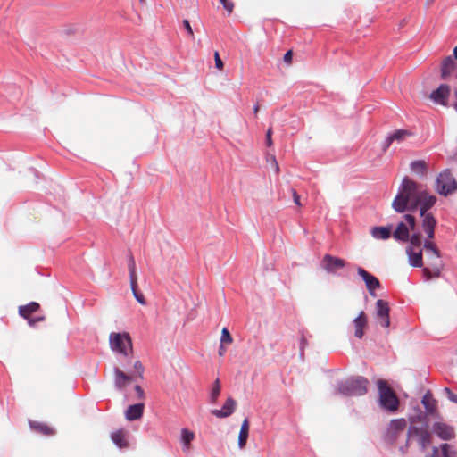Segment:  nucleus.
Instances as JSON below:
<instances>
[{
    "instance_id": "5",
    "label": "nucleus",
    "mask_w": 457,
    "mask_h": 457,
    "mask_svg": "<svg viewBox=\"0 0 457 457\" xmlns=\"http://www.w3.org/2000/svg\"><path fill=\"white\" fill-rule=\"evenodd\" d=\"M457 189V182L449 170L441 172L436 179V191L445 196Z\"/></svg>"
},
{
    "instance_id": "55",
    "label": "nucleus",
    "mask_w": 457,
    "mask_h": 457,
    "mask_svg": "<svg viewBox=\"0 0 457 457\" xmlns=\"http://www.w3.org/2000/svg\"><path fill=\"white\" fill-rule=\"evenodd\" d=\"M434 2H435V0H426L427 4H428V5H430Z\"/></svg>"
},
{
    "instance_id": "12",
    "label": "nucleus",
    "mask_w": 457,
    "mask_h": 457,
    "mask_svg": "<svg viewBox=\"0 0 457 457\" xmlns=\"http://www.w3.org/2000/svg\"><path fill=\"white\" fill-rule=\"evenodd\" d=\"M434 433L443 440H450L454 437L453 428L443 422H436L433 425Z\"/></svg>"
},
{
    "instance_id": "42",
    "label": "nucleus",
    "mask_w": 457,
    "mask_h": 457,
    "mask_svg": "<svg viewBox=\"0 0 457 457\" xmlns=\"http://www.w3.org/2000/svg\"><path fill=\"white\" fill-rule=\"evenodd\" d=\"M134 390H135L138 399H141V400L145 399V392L139 385H137L134 387Z\"/></svg>"
},
{
    "instance_id": "32",
    "label": "nucleus",
    "mask_w": 457,
    "mask_h": 457,
    "mask_svg": "<svg viewBox=\"0 0 457 457\" xmlns=\"http://www.w3.org/2000/svg\"><path fill=\"white\" fill-rule=\"evenodd\" d=\"M406 427V421L403 419L394 420L391 421L390 429L395 432L403 431Z\"/></svg>"
},
{
    "instance_id": "15",
    "label": "nucleus",
    "mask_w": 457,
    "mask_h": 457,
    "mask_svg": "<svg viewBox=\"0 0 457 457\" xmlns=\"http://www.w3.org/2000/svg\"><path fill=\"white\" fill-rule=\"evenodd\" d=\"M422 220V228L426 232L428 237L429 239L434 238L435 228L436 225V220L431 213H424V216H421Z\"/></svg>"
},
{
    "instance_id": "11",
    "label": "nucleus",
    "mask_w": 457,
    "mask_h": 457,
    "mask_svg": "<svg viewBox=\"0 0 457 457\" xmlns=\"http://www.w3.org/2000/svg\"><path fill=\"white\" fill-rule=\"evenodd\" d=\"M354 327V337L361 339L364 336V330L368 327V317L366 313L361 311L353 321Z\"/></svg>"
},
{
    "instance_id": "38",
    "label": "nucleus",
    "mask_w": 457,
    "mask_h": 457,
    "mask_svg": "<svg viewBox=\"0 0 457 457\" xmlns=\"http://www.w3.org/2000/svg\"><path fill=\"white\" fill-rule=\"evenodd\" d=\"M134 369L136 370L137 375L134 376L136 378H139L140 379H143V374H144V367L140 361H137L134 363Z\"/></svg>"
},
{
    "instance_id": "4",
    "label": "nucleus",
    "mask_w": 457,
    "mask_h": 457,
    "mask_svg": "<svg viewBox=\"0 0 457 457\" xmlns=\"http://www.w3.org/2000/svg\"><path fill=\"white\" fill-rule=\"evenodd\" d=\"M110 345L112 350L119 352L121 354L128 355L132 352V341L129 333H111Z\"/></svg>"
},
{
    "instance_id": "37",
    "label": "nucleus",
    "mask_w": 457,
    "mask_h": 457,
    "mask_svg": "<svg viewBox=\"0 0 457 457\" xmlns=\"http://www.w3.org/2000/svg\"><path fill=\"white\" fill-rule=\"evenodd\" d=\"M410 245L412 248L418 247L421 245V235L420 233L413 234L411 237L409 236Z\"/></svg>"
},
{
    "instance_id": "46",
    "label": "nucleus",
    "mask_w": 457,
    "mask_h": 457,
    "mask_svg": "<svg viewBox=\"0 0 457 457\" xmlns=\"http://www.w3.org/2000/svg\"><path fill=\"white\" fill-rule=\"evenodd\" d=\"M292 58H293V51L292 50H288L285 54H284V62L290 64L292 62Z\"/></svg>"
},
{
    "instance_id": "47",
    "label": "nucleus",
    "mask_w": 457,
    "mask_h": 457,
    "mask_svg": "<svg viewBox=\"0 0 457 457\" xmlns=\"http://www.w3.org/2000/svg\"><path fill=\"white\" fill-rule=\"evenodd\" d=\"M291 193H292V196H293V200L295 202V204L298 206H301V202H300V195L297 194V192L295 190V189H291Z\"/></svg>"
},
{
    "instance_id": "49",
    "label": "nucleus",
    "mask_w": 457,
    "mask_h": 457,
    "mask_svg": "<svg viewBox=\"0 0 457 457\" xmlns=\"http://www.w3.org/2000/svg\"><path fill=\"white\" fill-rule=\"evenodd\" d=\"M44 320V317H38V318H36V319H29V324L30 326H33L35 325L37 322L38 321H42Z\"/></svg>"
},
{
    "instance_id": "18",
    "label": "nucleus",
    "mask_w": 457,
    "mask_h": 457,
    "mask_svg": "<svg viewBox=\"0 0 457 457\" xmlns=\"http://www.w3.org/2000/svg\"><path fill=\"white\" fill-rule=\"evenodd\" d=\"M457 68V64L452 58V56H447L442 61L441 64V77L442 79H446L451 75L453 71H454Z\"/></svg>"
},
{
    "instance_id": "9",
    "label": "nucleus",
    "mask_w": 457,
    "mask_h": 457,
    "mask_svg": "<svg viewBox=\"0 0 457 457\" xmlns=\"http://www.w3.org/2000/svg\"><path fill=\"white\" fill-rule=\"evenodd\" d=\"M451 88L448 85L442 84L438 88L430 93L429 98L437 104L447 106Z\"/></svg>"
},
{
    "instance_id": "25",
    "label": "nucleus",
    "mask_w": 457,
    "mask_h": 457,
    "mask_svg": "<svg viewBox=\"0 0 457 457\" xmlns=\"http://www.w3.org/2000/svg\"><path fill=\"white\" fill-rule=\"evenodd\" d=\"M371 235L376 239H388L391 236V229L386 227H374Z\"/></svg>"
},
{
    "instance_id": "3",
    "label": "nucleus",
    "mask_w": 457,
    "mask_h": 457,
    "mask_svg": "<svg viewBox=\"0 0 457 457\" xmlns=\"http://www.w3.org/2000/svg\"><path fill=\"white\" fill-rule=\"evenodd\" d=\"M377 385L381 407L391 412L397 411L399 400L394 390L387 385L386 381L383 379H378Z\"/></svg>"
},
{
    "instance_id": "59",
    "label": "nucleus",
    "mask_w": 457,
    "mask_h": 457,
    "mask_svg": "<svg viewBox=\"0 0 457 457\" xmlns=\"http://www.w3.org/2000/svg\"><path fill=\"white\" fill-rule=\"evenodd\" d=\"M140 2H144V0H140Z\"/></svg>"
},
{
    "instance_id": "29",
    "label": "nucleus",
    "mask_w": 457,
    "mask_h": 457,
    "mask_svg": "<svg viewBox=\"0 0 457 457\" xmlns=\"http://www.w3.org/2000/svg\"><path fill=\"white\" fill-rule=\"evenodd\" d=\"M220 390H221L220 381L219 378H217L214 381V383L212 385V388L210 393V401L212 403H215L217 402V399L220 394Z\"/></svg>"
},
{
    "instance_id": "17",
    "label": "nucleus",
    "mask_w": 457,
    "mask_h": 457,
    "mask_svg": "<svg viewBox=\"0 0 457 457\" xmlns=\"http://www.w3.org/2000/svg\"><path fill=\"white\" fill-rule=\"evenodd\" d=\"M436 203V197L434 195H429L425 190L421 191V197L420 203V216H424V213H428L427 211L430 209Z\"/></svg>"
},
{
    "instance_id": "40",
    "label": "nucleus",
    "mask_w": 457,
    "mask_h": 457,
    "mask_svg": "<svg viewBox=\"0 0 457 457\" xmlns=\"http://www.w3.org/2000/svg\"><path fill=\"white\" fill-rule=\"evenodd\" d=\"M404 219L406 220V221L408 222L409 226H410V229L411 230H414L415 228V226H416V220H415V217L411 214H406L404 216Z\"/></svg>"
},
{
    "instance_id": "58",
    "label": "nucleus",
    "mask_w": 457,
    "mask_h": 457,
    "mask_svg": "<svg viewBox=\"0 0 457 457\" xmlns=\"http://www.w3.org/2000/svg\"><path fill=\"white\" fill-rule=\"evenodd\" d=\"M273 157H275V156L274 155L270 156V162H271L272 164H273Z\"/></svg>"
},
{
    "instance_id": "44",
    "label": "nucleus",
    "mask_w": 457,
    "mask_h": 457,
    "mask_svg": "<svg viewBox=\"0 0 457 457\" xmlns=\"http://www.w3.org/2000/svg\"><path fill=\"white\" fill-rule=\"evenodd\" d=\"M271 137H272V129L269 128L266 132V145L269 147H270L273 144Z\"/></svg>"
},
{
    "instance_id": "2",
    "label": "nucleus",
    "mask_w": 457,
    "mask_h": 457,
    "mask_svg": "<svg viewBox=\"0 0 457 457\" xmlns=\"http://www.w3.org/2000/svg\"><path fill=\"white\" fill-rule=\"evenodd\" d=\"M369 381L362 378H351L341 382L337 386V393L346 396H360L368 392Z\"/></svg>"
},
{
    "instance_id": "51",
    "label": "nucleus",
    "mask_w": 457,
    "mask_h": 457,
    "mask_svg": "<svg viewBox=\"0 0 457 457\" xmlns=\"http://www.w3.org/2000/svg\"><path fill=\"white\" fill-rule=\"evenodd\" d=\"M439 272H440V264L435 263V267H434V270H433L434 276H438Z\"/></svg>"
},
{
    "instance_id": "39",
    "label": "nucleus",
    "mask_w": 457,
    "mask_h": 457,
    "mask_svg": "<svg viewBox=\"0 0 457 457\" xmlns=\"http://www.w3.org/2000/svg\"><path fill=\"white\" fill-rule=\"evenodd\" d=\"M220 2L221 3L224 9L228 12V14H230L233 12V9H234L233 2H231L229 0H220Z\"/></svg>"
},
{
    "instance_id": "10",
    "label": "nucleus",
    "mask_w": 457,
    "mask_h": 457,
    "mask_svg": "<svg viewBox=\"0 0 457 457\" xmlns=\"http://www.w3.org/2000/svg\"><path fill=\"white\" fill-rule=\"evenodd\" d=\"M357 273L365 282L367 290L369 291L370 295L375 296L374 291L380 287L379 280L375 276L369 273L361 267H359L357 269Z\"/></svg>"
},
{
    "instance_id": "34",
    "label": "nucleus",
    "mask_w": 457,
    "mask_h": 457,
    "mask_svg": "<svg viewBox=\"0 0 457 457\" xmlns=\"http://www.w3.org/2000/svg\"><path fill=\"white\" fill-rule=\"evenodd\" d=\"M130 287H131V290H132V293L136 298V300L142 305H145L146 304V302H145V296L144 295L139 292L137 290V281H136V284L135 286H133V284H130Z\"/></svg>"
},
{
    "instance_id": "24",
    "label": "nucleus",
    "mask_w": 457,
    "mask_h": 457,
    "mask_svg": "<svg viewBox=\"0 0 457 457\" xmlns=\"http://www.w3.org/2000/svg\"><path fill=\"white\" fill-rule=\"evenodd\" d=\"M29 424L32 429L45 436H52L54 434V430L45 423L30 421Z\"/></svg>"
},
{
    "instance_id": "26",
    "label": "nucleus",
    "mask_w": 457,
    "mask_h": 457,
    "mask_svg": "<svg viewBox=\"0 0 457 457\" xmlns=\"http://www.w3.org/2000/svg\"><path fill=\"white\" fill-rule=\"evenodd\" d=\"M421 403L428 413L432 414L436 411V401L433 398V396L430 393H427L423 396Z\"/></svg>"
},
{
    "instance_id": "43",
    "label": "nucleus",
    "mask_w": 457,
    "mask_h": 457,
    "mask_svg": "<svg viewBox=\"0 0 457 457\" xmlns=\"http://www.w3.org/2000/svg\"><path fill=\"white\" fill-rule=\"evenodd\" d=\"M445 392L451 402L457 403V395L453 394L448 387L445 388Z\"/></svg>"
},
{
    "instance_id": "1",
    "label": "nucleus",
    "mask_w": 457,
    "mask_h": 457,
    "mask_svg": "<svg viewBox=\"0 0 457 457\" xmlns=\"http://www.w3.org/2000/svg\"><path fill=\"white\" fill-rule=\"evenodd\" d=\"M422 187L412 179L405 177L399 191L393 200L392 207L396 212L414 211L420 203Z\"/></svg>"
},
{
    "instance_id": "54",
    "label": "nucleus",
    "mask_w": 457,
    "mask_h": 457,
    "mask_svg": "<svg viewBox=\"0 0 457 457\" xmlns=\"http://www.w3.org/2000/svg\"><path fill=\"white\" fill-rule=\"evenodd\" d=\"M453 54H454L455 59L457 60V46L453 49Z\"/></svg>"
},
{
    "instance_id": "28",
    "label": "nucleus",
    "mask_w": 457,
    "mask_h": 457,
    "mask_svg": "<svg viewBox=\"0 0 457 457\" xmlns=\"http://www.w3.org/2000/svg\"><path fill=\"white\" fill-rule=\"evenodd\" d=\"M411 169L414 173L425 175L428 170L427 163L422 161H414L411 163Z\"/></svg>"
},
{
    "instance_id": "20",
    "label": "nucleus",
    "mask_w": 457,
    "mask_h": 457,
    "mask_svg": "<svg viewBox=\"0 0 457 457\" xmlns=\"http://www.w3.org/2000/svg\"><path fill=\"white\" fill-rule=\"evenodd\" d=\"M410 235V228L403 222H400L395 232L393 233L394 238L403 242H408Z\"/></svg>"
},
{
    "instance_id": "14",
    "label": "nucleus",
    "mask_w": 457,
    "mask_h": 457,
    "mask_svg": "<svg viewBox=\"0 0 457 457\" xmlns=\"http://www.w3.org/2000/svg\"><path fill=\"white\" fill-rule=\"evenodd\" d=\"M114 384L116 388L119 390L124 389L129 384L131 383L132 380H135V377L126 374L119 368L114 369Z\"/></svg>"
},
{
    "instance_id": "8",
    "label": "nucleus",
    "mask_w": 457,
    "mask_h": 457,
    "mask_svg": "<svg viewBox=\"0 0 457 457\" xmlns=\"http://www.w3.org/2000/svg\"><path fill=\"white\" fill-rule=\"evenodd\" d=\"M346 265L344 259L325 254L321 261V267L328 273H335L337 270L343 269Z\"/></svg>"
},
{
    "instance_id": "35",
    "label": "nucleus",
    "mask_w": 457,
    "mask_h": 457,
    "mask_svg": "<svg viewBox=\"0 0 457 457\" xmlns=\"http://www.w3.org/2000/svg\"><path fill=\"white\" fill-rule=\"evenodd\" d=\"M181 435H182V441L185 444V445L187 446V448L188 449L191 441L195 437V435L193 432H191L186 428L182 429Z\"/></svg>"
},
{
    "instance_id": "36",
    "label": "nucleus",
    "mask_w": 457,
    "mask_h": 457,
    "mask_svg": "<svg viewBox=\"0 0 457 457\" xmlns=\"http://www.w3.org/2000/svg\"><path fill=\"white\" fill-rule=\"evenodd\" d=\"M220 343L222 345H231L233 343V338L227 328H223L221 330Z\"/></svg>"
},
{
    "instance_id": "22",
    "label": "nucleus",
    "mask_w": 457,
    "mask_h": 457,
    "mask_svg": "<svg viewBox=\"0 0 457 457\" xmlns=\"http://www.w3.org/2000/svg\"><path fill=\"white\" fill-rule=\"evenodd\" d=\"M406 252L409 256L411 265L414 267L422 266V252L420 249L418 252H415L414 248L408 246Z\"/></svg>"
},
{
    "instance_id": "30",
    "label": "nucleus",
    "mask_w": 457,
    "mask_h": 457,
    "mask_svg": "<svg viewBox=\"0 0 457 457\" xmlns=\"http://www.w3.org/2000/svg\"><path fill=\"white\" fill-rule=\"evenodd\" d=\"M129 272L130 284L135 286L136 281H137V276L136 272V262L132 255H130L129 259Z\"/></svg>"
},
{
    "instance_id": "13",
    "label": "nucleus",
    "mask_w": 457,
    "mask_h": 457,
    "mask_svg": "<svg viewBox=\"0 0 457 457\" xmlns=\"http://www.w3.org/2000/svg\"><path fill=\"white\" fill-rule=\"evenodd\" d=\"M237 402L232 397H228L220 410H212V413L220 419L230 416L236 410Z\"/></svg>"
},
{
    "instance_id": "6",
    "label": "nucleus",
    "mask_w": 457,
    "mask_h": 457,
    "mask_svg": "<svg viewBox=\"0 0 457 457\" xmlns=\"http://www.w3.org/2000/svg\"><path fill=\"white\" fill-rule=\"evenodd\" d=\"M407 436L408 440L411 438L417 439L421 451H425L431 444V434L426 428L411 426L408 429Z\"/></svg>"
},
{
    "instance_id": "56",
    "label": "nucleus",
    "mask_w": 457,
    "mask_h": 457,
    "mask_svg": "<svg viewBox=\"0 0 457 457\" xmlns=\"http://www.w3.org/2000/svg\"><path fill=\"white\" fill-rule=\"evenodd\" d=\"M423 271H424L426 274H428V273H429V270H428V268H425V269L423 270Z\"/></svg>"
},
{
    "instance_id": "50",
    "label": "nucleus",
    "mask_w": 457,
    "mask_h": 457,
    "mask_svg": "<svg viewBox=\"0 0 457 457\" xmlns=\"http://www.w3.org/2000/svg\"><path fill=\"white\" fill-rule=\"evenodd\" d=\"M273 170L278 174L279 172V166L275 157H273Z\"/></svg>"
},
{
    "instance_id": "27",
    "label": "nucleus",
    "mask_w": 457,
    "mask_h": 457,
    "mask_svg": "<svg viewBox=\"0 0 457 457\" xmlns=\"http://www.w3.org/2000/svg\"><path fill=\"white\" fill-rule=\"evenodd\" d=\"M111 438L113 441V443L120 448L126 447L128 445V443L125 438V431L122 429H119L112 432L111 435Z\"/></svg>"
},
{
    "instance_id": "45",
    "label": "nucleus",
    "mask_w": 457,
    "mask_h": 457,
    "mask_svg": "<svg viewBox=\"0 0 457 457\" xmlns=\"http://www.w3.org/2000/svg\"><path fill=\"white\" fill-rule=\"evenodd\" d=\"M183 25H184L185 29H187L188 35L193 38L194 37V32H193V29L191 28V25H190L189 21L187 20H184L183 21Z\"/></svg>"
},
{
    "instance_id": "53",
    "label": "nucleus",
    "mask_w": 457,
    "mask_h": 457,
    "mask_svg": "<svg viewBox=\"0 0 457 457\" xmlns=\"http://www.w3.org/2000/svg\"><path fill=\"white\" fill-rule=\"evenodd\" d=\"M253 112H254V113H255V114H257V113H258V112H259V105H258V104H256V105L253 107Z\"/></svg>"
},
{
    "instance_id": "7",
    "label": "nucleus",
    "mask_w": 457,
    "mask_h": 457,
    "mask_svg": "<svg viewBox=\"0 0 457 457\" xmlns=\"http://www.w3.org/2000/svg\"><path fill=\"white\" fill-rule=\"evenodd\" d=\"M389 312L390 308L386 301L379 299L376 302V319L380 326L386 328L390 326Z\"/></svg>"
},
{
    "instance_id": "16",
    "label": "nucleus",
    "mask_w": 457,
    "mask_h": 457,
    "mask_svg": "<svg viewBox=\"0 0 457 457\" xmlns=\"http://www.w3.org/2000/svg\"><path fill=\"white\" fill-rule=\"evenodd\" d=\"M144 409L143 403L129 405L125 411V417L129 421L139 420L143 416Z\"/></svg>"
},
{
    "instance_id": "57",
    "label": "nucleus",
    "mask_w": 457,
    "mask_h": 457,
    "mask_svg": "<svg viewBox=\"0 0 457 457\" xmlns=\"http://www.w3.org/2000/svg\"><path fill=\"white\" fill-rule=\"evenodd\" d=\"M306 344V339L305 338H302V345H305Z\"/></svg>"
},
{
    "instance_id": "21",
    "label": "nucleus",
    "mask_w": 457,
    "mask_h": 457,
    "mask_svg": "<svg viewBox=\"0 0 457 457\" xmlns=\"http://www.w3.org/2000/svg\"><path fill=\"white\" fill-rule=\"evenodd\" d=\"M249 420L245 418L241 425L239 435H238V446L243 449L247 442L248 435H249Z\"/></svg>"
},
{
    "instance_id": "19",
    "label": "nucleus",
    "mask_w": 457,
    "mask_h": 457,
    "mask_svg": "<svg viewBox=\"0 0 457 457\" xmlns=\"http://www.w3.org/2000/svg\"><path fill=\"white\" fill-rule=\"evenodd\" d=\"M411 132L409 130L398 129L386 138V147H388L394 141L400 143L406 139L407 137H411Z\"/></svg>"
},
{
    "instance_id": "23",
    "label": "nucleus",
    "mask_w": 457,
    "mask_h": 457,
    "mask_svg": "<svg viewBox=\"0 0 457 457\" xmlns=\"http://www.w3.org/2000/svg\"><path fill=\"white\" fill-rule=\"evenodd\" d=\"M40 305L36 302H31L27 305L20 306L19 307V313L23 318L29 320L30 319L29 316L33 313L38 311Z\"/></svg>"
},
{
    "instance_id": "33",
    "label": "nucleus",
    "mask_w": 457,
    "mask_h": 457,
    "mask_svg": "<svg viewBox=\"0 0 457 457\" xmlns=\"http://www.w3.org/2000/svg\"><path fill=\"white\" fill-rule=\"evenodd\" d=\"M424 247L425 249L428 251V252H430L431 254L433 255V258L438 262V259H439V251L437 250V248L436 247L435 244L433 242H431L430 240L428 241H426L425 244H424Z\"/></svg>"
},
{
    "instance_id": "52",
    "label": "nucleus",
    "mask_w": 457,
    "mask_h": 457,
    "mask_svg": "<svg viewBox=\"0 0 457 457\" xmlns=\"http://www.w3.org/2000/svg\"><path fill=\"white\" fill-rule=\"evenodd\" d=\"M437 453H438V448L435 446V447H433V453L429 457H438Z\"/></svg>"
},
{
    "instance_id": "31",
    "label": "nucleus",
    "mask_w": 457,
    "mask_h": 457,
    "mask_svg": "<svg viewBox=\"0 0 457 457\" xmlns=\"http://www.w3.org/2000/svg\"><path fill=\"white\" fill-rule=\"evenodd\" d=\"M442 457H456L457 452L449 444H442L441 446Z\"/></svg>"
},
{
    "instance_id": "41",
    "label": "nucleus",
    "mask_w": 457,
    "mask_h": 457,
    "mask_svg": "<svg viewBox=\"0 0 457 457\" xmlns=\"http://www.w3.org/2000/svg\"><path fill=\"white\" fill-rule=\"evenodd\" d=\"M214 60H215L216 68L219 70H222L224 65H223V62L221 61V59L220 57L218 51H216L214 53Z\"/></svg>"
},
{
    "instance_id": "48",
    "label": "nucleus",
    "mask_w": 457,
    "mask_h": 457,
    "mask_svg": "<svg viewBox=\"0 0 457 457\" xmlns=\"http://www.w3.org/2000/svg\"><path fill=\"white\" fill-rule=\"evenodd\" d=\"M226 345H222V343H220V347H219V351H218L220 356H223L225 354V353L227 352Z\"/></svg>"
}]
</instances>
